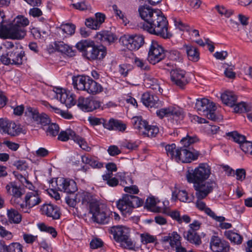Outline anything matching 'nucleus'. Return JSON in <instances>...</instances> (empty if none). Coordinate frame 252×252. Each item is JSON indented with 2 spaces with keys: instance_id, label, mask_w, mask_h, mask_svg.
I'll use <instances>...</instances> for the list:
<instances>
[{
  "instance_id": "f257e3e1",
  "label": "nucleus",
  "mask_w": 252,
  "mask_h": 252,
  "mask_svg": "<svg viewBox=\"0 0 252 252\" xmlns=\"http://www.w3.org/2000/svg\"><path fill=\"white\" fill-rule=\"evenodd\" d=\"M138 12L145 21L142 26L144 30L165 39L170 38L172 36L168 31V21L160 10L143 5L139 7Z\"/></svg>"
},
{
  "instance_id": "f03ea898",
  "label": "nucleus",
  "mask_w": 252,
  "mask_h": 252,
  "mask_svg": "<svg viewBox=\"0 0 252 252\" xmlns=\"http://www.w3.org/2000/svg\"><path fill=\"white\" fill-rule=\"evenodd\" d=\"M29 24L28 19L23 16H17L12 23L4 26L0 23V37L4 39L21 40L26 35L25 27Z\"/></svg>"
},
{
  "instance_id": "7ed1b4c3",
  "label": "nucleus",
  "mask_w": 252,
  "mask_h": 252,
  "mask_svg": "<svg viewBox=\"0 0 252 252\" xmlns=\"http://www.w3.org/2000/svg\"><path fill=\"white\" fill-rule=\"evenodd\" d=\"M144 203L139 197L130 194H125L117 201V207L123 215H129L134 208L141 206Z\"/></svg>"
},
{
  "instance_id": "20e7f679",
  "label": "nucleus",
  "mask_w": 252,
  "mask_h": 252,
  "mask_svg": "<svg viewBox=\"0 0 252 252\" xmlns=\"http://www.w3.org/2000/svg\"><path fill=\"white\" fill-rule=\"evenodd\" d=\"M211 170L209 166L205 163L200 164L194 169L189 168L186 177L188 182L194 184L205 181L210 176Z\"/></svg>"
},
{
  "instance_id": "39448f33",
  "label": "nucleus",
  "mask_w": 252,
  "mask_h": 252,
  "mask_svg": "<svg viewBox=\"0 0 252 252\" xmlns=\"http://www.w3.org/2000/svg\"><path fill=\"white\" fill-rule=\"evenodd\" d=\"M195 109L199 114L206 116L209 119L217 121L219 119L214 112L216 106L213 102L207 98L197 99Z\"/></svg>"
},
{
  "instance_id": "423d86ee",
  "label": "nucleus",
  "mask_w": 252,
  "mask_h": 252,
  "mask_svg": "<svg viewBox=\"0 0 252 252\" xmlns=\"http://www.w3.org/2000/svg\"><path fill=\"white\" fill-rule=\"evenodd\" d=\"M25 203L17 202V208L24 213H29L30 209L41 202V198L39 190H31L26 192Z\"/></svg>"
},
{
  "instance_id": "0eeeda50",
  "label": "nucleus",
  "mask_w": 252,
  "mask_h": 252,
  "mask_svg": "<svg viewBox=\"0 0 252 252\" xmlns=\"http://www.w3.org/2000/svg\"><path fill=\"white\" fill-rule=\"evenodd\" d=\"M119 41L122 46L133 51L138 50L144 44V38L141 35L125 34L120 37Z\"/></svg>"
},
{
  "instance_id": "6e6552de",
  "label": "nucleus",
  "mask_w": 252,
  "mask_h": 252,
  "mask_svg": "<svg viewBox=\"0 0 252 252\" xmlns=\"http://www.w3.org/2000/svg\"><path fill=\"white\" fill-rule=\"evenodd\" d=\"M217 187V184L216 181L211 180L207 182L203 181L196 183L193 185V188L196 191L195 195L197 199L205 198Z\"/></svg>"
},
{
  "instance_id": "1a4fd4ad",
  "label": "nucleus",
  "mask_w": 252,
  "mask_h": 252,
  "mask_svg": "<svg viewBox=\"0 0 252 252\" xmlns=\"http://www.w3.org/2000/svg\"><path fill=\"white\" fill-rule=\"evenodd\" d=\"M163 48L157 41L153 40L149 47L148 56L149 62L153 64L159 62L165 57Z\"/></svg>"
},
{
  "instance_id": "9d476101",
  "label": "nucleus",
  "mask_w": 252,
  "mask_h": 252,
  "mask_svg": "<svg viewBox=\"0 0 252 252\" xmlns=\"http://www.w3.org/2000/svg\"><path fill=\"white\" fill-rule=\"evenodd\" d=\"M76 48L82 53L83 57L90 61L95 60L94 42L90 39L82 40L75 45Z\"/></svg>"
},
{
  "instance_id": "9b49d317",
  "label": "nucleus",
  "mask_w": 252,
  "mask_h": 252,
  "mask_svg": "<svg viewBox=\"0 0 252 252\" xmlns=\"http://www.w3.org/2000/svg\"><path fill=\"white\" fill-rule=\"evenodd\" d=\"M69 139L73 140L83 150L87 152L91 151V147L88 145L85 139L78 135H76L75 132L71 129H67L64 131H62L59 134L58 139L61 141H66Z\"/></svg>"
},
{
  "instance_id": "f8f14e48",
  "label": "nucleus",
  "mask_w": 252,
  "mask_h": 252,
  "mask_svg": "<svg viewBox=\"0 0 252 252\" xmlns=\"http://www.w3.org/2000/svg\"><path fill=\"white\" fill-rule=\"evenodd\" d=\"M25 52L22 47L14 45L13 48L9 51L8 56L7 59L4 61V64H22Z\"/></svg>"
},
{
  "instance_id": "ddd939ff",
  "label": "nucleus",
  "mask_w": 252,
  "mask_h": 252,
  "mask_svg": "<svg viewBox=\"0 0 252 252\" xmlns=\"http://www.w3.org/2000/svg\"><path fill=\"white\" fill-rule=\"evenodd\" d=\"M90 212L92 214V219L94 221L100 223H107L109 218L106 213L100 209L98 203H92L90 206Z\"/></svg>"
},
{
  "instance_id": "4468645a",
  "label": "nucleus",
  "mask_w": 252,
  "mask_h": 252,
  "mask_svg": "<svg viewBox=\"0 0 252 252\" xmlns=\"http://www.w3.org/2000/svg\"><path fill=\"white\" fill-rule=\"evenodd\" d=\"M77 106L82 110L89 112L99 108L100 102L91 97L80 96L78 99Z\"/></svg>"
},
{
  "instance_id": "2eb2a0df",
  "label": "nucleus",
  "mask_w": 252,
  "mask_h": 252,
  "mask_svg": "<svg viewBox=\"0 0 252 252\" xmlns=\"http://www.w3.org/2000/svg\"><path fill=\"white\" fill-rule=\"evenodd\" d=\"M54 91L56 94V98L67 107H70L75 104L73 95L70 92L59 88H56Z\"/></svg>"
},
{
  "instance_id": "dca6fc26",
  "label": "nucleus",
  "mask_w": 252,
  "mask_h": 252,
  "mask_svg": "<svg viewBox=\"0 0 252 252\" xmlns=\"http://www.w3.org/2000/svg\"><path fill=\"white\" fill-rule=\"evenodd\" d=\"M56 185L58 189L68 194H72L77 190L76 183L72 180L58 178L56 180Z\"/></svg>"
},
{
  "instance_id": "f3484780",
  "label": "nucleus",
  "mask_w": 252,
  "mask_h": 252,
  "mask_svg": "<svg viewBox=\"0 0 252 252\" xmlns=\"http://www.w3.org/2000/svg\"><path fill=\"white\" fill-rule=\"evenodd\" d=\"M186 72L180 69H173L170 72L171 79L173 83L180 88H183L188 82L185 77Z\"/></svg>"
},
{
  "instance_id": "a211bd4d",
  "label": "nucleus",
  "mask_w": 252,
  "mask_h": 252,
  "mask_svg": "<svg viewBox=\"0 0 252 252\" xmlns=\"http://www.w3.org/2000/svg\"><path fill=\"white\" fill-rule=\"evenodd\" d=\"M210 247L214 252H229L230 247L228 244L222 241L218 236H213L212 237Z\"/></svg>"
},
{
  "instance_id": "6ab92c4d",
  "label": "nucleus",
  "mask_w": 252,
  "mask_h": 252,
  "mask_svg": "<svg viewBox=\"0 0 252 252\" xmlns=\"http://www.w3.org/2000/svg\"><path fill=\"white\" fill-rule=\"evenodd\" d=\"M42 214L45 215L53 220H58L60 218V209L57 206L51 204L42 205L40 208Z\"/></svg>"
},
{
  "instance_id": "aec40b11",
  "label": "nucleus",
  "mask_w": 252,
  "mask_h": 252,
  "mask_svg": "<svg viewBox=\"0 0 252 252\" xmlns=\"http://www.w3.org/2000/svg\"><path fill=\"white\" fill-rule=\"evenodd\" d=\"M203 199H197L196 202V206L201 211H204V212L209 216L217 221H221L224 219L222 216H217L215 213L209 208L206 206V204L202 201Z\"/></svg>"
},
{
  "instance_id": "412c9836",
  "label": "nucleus",
  "mask_w": 252,
  "mask_h": 252,
  "mask_svg": "<svg viewBox=\"0 0 252 252\" xmlns=\"http://www.w3.org/2000/svg\"><path fill=\"white\" fill-rule=\"evenodd\" d=\"M115 240L120 242L129 235V230L123 226H116L113 227L112 230Z\"/></svg>"
},
{
  "instance_id": "4be33fe9",
  "label": "nucleus",
  "mask_w": 252,
  "mask_h": 252,
  "mask_svg": "<svg viewBox=\"0 0 252 252\" xmlns=\"http://www.w3.org/2000/svg\"><path fill=\"white\" fill-rule=\"evenodd\" d=\"M95 37L100 41L108 44L115 42L117 39V36L109 31H102L97 32Z\"/></svg>"
},
{
  "instance_id": "5701e85b",
  "label": "nucleus",
  "mask_w": 252,
  "mask_h": 252,
  "mask_svg": "<svg viewBox=\"0 0 252 252\" xmlns=\"http://www.w3.org/2000/svg\"><path fill=\"white\" fill-rule=\"evenodd\" d=\"M6 189L7 193L13 196L12 201L17 207V203L20 202L19 199L22 195L20 189L13 183H10L6 186Z\"/></svg>"
},
{
  "instance_id": "b1692460",
  "label": "nucleus",
  "mask_w": 252,
  "mask_h": 252,
  "mask_svg": "<svg viewBox=\"0 0 252 252\" xmlns=\"http://www.w3.org/2000/svg\"><path fill=\"white\" fill-rule=\"evenodd\" d=\"M161 240L164 243L169 242L170 246L173 248L181 244V237L177 232H173L168 236L163 237Z\"/></svg>"
},
{
  "instance_id": "393cba45",
  "label": "nucleus",
  "mask_w": 252,
  "mask_h": 252,
  "mask_svg": "<svg viewBox=\"0 0 252 252\" xmlns=\"http://www.w3.org/2000/svg\"><path fill=\"white\" fill-rule=\"evenodd\" d=\"M102 90L103 88L100 84L88 77L85 91H87L89 94L94 95L100 93Z\"/></svg>"
},
{
  "instance_id": "a878e982",
  "label": "nucleus",
  "mask_w": 252,
  "mask_h": 252,
  "mask_svg": "<svg viewBox=\"0 0 252 252\" xmlns=\"http://www.w3.org/2000/svg\"><path fill=\"white\" fill-rule=\"evenodd\" d=\"M22 130V128L19 125H16L12 121H8L3 132L11 136H16L21 133Z\"/></svg>"
},
{
  "instance_id": "bb28decb",
  "label": "nucleus",
  "mask_w": 252,
  "mask_h": 252,
  "mask_svg": "<svg viewBox=\"0 0 252 252\" xmlns=\"http://www.w3.org/2000/svg\"><path fill=\"white\" fill-rule=\"evenodd\" d=\"M144 84L147 88H151L156 92H158L159 93H162V90L160 88L158 80L150 75H145Z\"/></svg>"
},
{
  "instance_id": "cd10ccee",
  "label": "nucleus",
  "mask_w": 252,
  "mask_h": 252,
  "mask_svg": "<svg viewBox=\"0 0 252 252\" xmlns=\"http://www.w3.org/2000/svg\"><path fill=\"white\" fill-rule=\"evenodd\" d=\"M133 121L134 128L138 130L139 134L141 135L145 134L149 126L147 122L141 117H134L133 118Z\"/></svg>"
},
{
  "instance_id": "c85d7f7f",
  "label": "nucleus",
  "mask_w": 252,
  "mask_h": 252,
  "mask_svg": "<svg viewBox=\"0 0 252 252\" xmlns=\"http://www.w3.org/2000/svg\"><path fill=\"white\" fill-rule=\"evenodd\" d=\"M184 238L190 243L199 246L201 243V240L198 233L192 230H189L184 233Z\"/></svg>"
},
{
  "instance_id": "c756f323",
  "label": "nucleus",
  "mask_w": 252,
  "mask_h": 252,
  "mask_svg": "<svg viewBox=\"0 0 252 252\" xmlns=\"http://www.w3.org/2000/svg\"><path fill=\"white\" fill-rule=\"evenodd\" d=\"M222 102L230 107H233L237 101L236 95L232 92L226 91L221 95Z\"/></svg>"
},
{
  "instance_id": "7c9ffc66",
  "label": "nucleus",
  "mask_w": 252,
  "mask_h": 252,
  "mask_svg": "<svg viewBox=\"0 0 252 252\" xmlns=\"http://www.w3.org/2000/svg\"><path fill=\"white\" fill-rule=\"evenodd\" d=\"M54 45L55 49L59 52L63 53L70 57L75 56V52L68 45L64 43L63 42H55Z\"/></svg>"
},
{
  "instance_id": "2f4dec72",
  "label": "nucleus",
  "mask_w": 252,
  "mask_h": 252,
  "mask_svg": "<svg viewBox=\"0 0 252 252\" xmlns=\"http://www.w3.org/2000/svg\"><path fill=\"white\" fill-rule=\"evenodd\" d=\"M188 59L192 62H197L199 60V53L197 48L190 45H185Z\"/></svg>"
},
{
  "instance_id": "473e14b6",
  "label": "nucleus",
  "mask_w": 252,
  "mask_h": 252,
  "mask_svg": "<svg viewBox=\"0 0 252 252\" xmlns=\"http://www.w3.org/2000/svg\"><path fill=\"white\" fill-rule=\"evenodd\" d=\"M88 77L77 76L72 78L73 85L75 88L78 90L85 91Z\"/></svg>"
},
{
  "instance_id": "72a5a7b5",
  "label": "nucleus",
  "mask_w": 252,
  "mask_h": 252,
  "mask_svg": "<svg viewBox=\"0 0 252 252\" xmlns=\"http://www.w3.org/2000/svg\"><path fill=\"white\" fill-rule=\"evenodd\" d=\"M13 47V43L10 41H6L0 45V59L3 63L4 61L7 58L9 51Z\"/></svg>"
},
{
  "instance_id": "f704fd0d",
  "label": "nucleus",
  "mask_w": 252,
  "mask_h": 252,
  "mask_svg": "<svg viewBox=\"0 0 252 252\" xmlns=\"http://www.w3.org/2000/svg\"><path fill=\"white\" fill-rule=\"evenodd\" d=\"M141 100L146 106L152 107L157 103L158 98L156 96L150 94L149 92H146L143 94Z\"/></svg>"
},
{
  "instance_id": "c9c22d12",
  "label": "nucleus",
  "mask_w": 252,
  "mask_h": 252,
  "mask_svg": "<svg viewBox=\"0 0 252 252\" xmlns=\"http://www.w3.org/2000/svg\"><path fill=\"white\" fill-rule=\"evenodd\" d=\"M224 235L231 243L239 245L242 242L243 237L239 234L232 230L225 231L224 233Z\"/></svg>"
},
{
  "instance_id": "e433bc0d",
  "label": "nucleus",
  "mask_w": 252,
  "mask_h": 252,
  "mask_svg": "<svg viewBox=\"0 0 252 252\" xmlns=\"http://www.w3.org/2000/svg\"><path fill=\"white\" fill-rule=\"evenodd\" d=\"M77 198L83 204L89 205L90 209L92 203H97L93 200L91 195L88 192H78L77 193Z\"/></svg>"
},
{
  "instance_id": "4c0bfd02",
  "label": "nucleus",
  "mask_w": 252,
  "mask_h": 252,
  "mask_svg": "<svg viewBox=\"0 0 252 252\" xmlns=\"http://www.w3.org/2000/svg\"><path fill=\"white\" fill-rule=\"evenodd\" d=\"M178 199L180 201L184 202H190V199L188 196L187 192L185 190H179L177 193L176 191L172 192V200L176 201Z\"/></svg>"
},
{
  "instance_id": "58836bf2",
  "label": "nucleus",
  "mask_w": 252,
  "mask_h": 252,
  "mask_svg": "<svg viewBox=\"0 0 252 252\" xmlns=\"http://www.w3.org/2000/svg\"><path fill=\"white\" fill-rule=\"evenodd\" d=\"M7 216L10 222L19 223L22 220L21 215L18 211L11 209L7 211Z\"/></svg>"
},
{
  "instance_id": "ea45409f",
  "label": "nucleus",
  "mask_w": 252,
  "mask_h": 252,
  "mask_svg": "<svg viewBox=\"0 0 252 252\" xmlns=\"http://www.w3.org/2000/svg\"><path fill=\"white\" fill-rule=\"evenodd\" d=\"M112 173L108 172L102 176L103 180L107 181V184L110 187H116L118 185L119 181L115 177H112Z\"/></svg>"
},
{
  "instance_id": "a19ab883",
  "label": "nucleus",
  "mask_w": 252,
  "mask_h": 252,
  "mask_svg": "<svg viewBox=\"0 0 252 252\" xmlns=\"http://www.w3.org/2000/svg\"><path fill=\"white\" fill-rule=\"evenodd\" d=\"M199 152L193 149H191L190 148L188 149L186 158H184L185 163L190 162L192 160H195L199 156Z\"/></svg>"
},
{
  "instance_id": "79ce46f5",
  "label": "nucleus",
  "mask_w": 252,
  "mask_h": 252,
  "mask_svg": "<svg viewBox=\"0 0 252 252\" xmlns=\"http://www.w3.org/2000/svg\"><path fill=\"white\" fill-rule=\"evenodd\" d=\"M94 53L96 60H102L106 55V48L103 46H97L95 44Z\"/></svg>"
},
{
  "instance_id": "37998d69",
  "label": "nucleus",
  "mask_w": 252,
  "mask_h": 252,
  "mask_svg": "<svg viewBox=\"0 0 252 252\" xmlns=\"http://www.w3.org/2000/svg\"><path fill=\"white\" fill-rule=\"evenodd\" d=\"M59 30L63 33H66L67 35H71L75 32V26L72 24H62L59 28Z\"/></svg>"
},
{
  "instance_id": "c03bdc74",
  "label": "nucleus",
  "mask_w": 252,
  "mask_h": 252,
  "mask_svg": "<svg viewBox=\"0 0 252 252\" xmlns=\"http://www.w3.org/2000/svg\"><path fill=\"white\" fill-rule=\"evenodd\" d=\"M233 107H234V111L235 113L248 112L251 109V107L249 106L246 103L243 102L238 104L235 103Z\"/></svg>"
},
{
  "instance_id": "a18cd8bd",
  "label": "nucleus",
  "mask_w": 252,
  "mask_h": 252,
  "mask_svg": "<svg viewBox=\"0 0 252 252\" xmlns=\"http://www.w3.org/2000/svg\"><path fill=\"white\" fill-rule=\"evenodd\" d=\"M165 150L168 156H170L171 158L175 160L176 155L178 154L179 149H176L175 144L168 145L165 147Z\"/></svg>"
},
{
  "instance_id": "49530a36",
  "label": "nucleus",
  "mask_w": 252,
  "mask_h": 252,
  "mask_svg": "<svg viewBox=\"0 0 252 252\" xmlns=\"http://www.w3.org/2000/svg\"><path fill=\"white\" fill-rule=\"evenodd\" d=\"M60 128L58 125L51 124L49 125L46 132L47 135L54 137L59 134Z\"/></svg>"
},
{
  "instance_id": "de8ad7c7",
  "label": "nucleus",
  "mask_w": 252,
  "mask_h": 252,
  "mask_svg": "<svg viewBox=\"0 0 252 252\" xmlns=\"http://www.w3.org/2000/svg\"><path fill=\"white\" fill-rule=\"evenodd\" d=\"M223 67L225 68L224 73L225 76L229 79H234L236 77V73L233 71L234 66L229 65L227 63H223Z\"/></svg>"
},
{
  "instance_id": "09e8293b",
  "label": "nucleus",
  "mask_w": 252,
  "mask_h": 252,
  "mask_svg": "<svg viewBox=\"0 0 252 252\" xmlns=\"http://www.w3.org/2000/svg\"><path fill=\"white\" fill-rule=\"evenodd\" d=\"M168 58L170 60L180 62L183 60V57L180 53L177 50L170 51L168 53Z\"/></svg>"
},
{
  "instance_id": "8fccbe9b",
  "label": "nucleus",
  "mask_w": 252,
  "mask_h": 252,
  "mask_svg": "<svg viewBox=\"0 0 252 252\" xmlns=\"http://www.w3.org/2000/svg\"><path fill=\"white\" fill-rule=\"evenodd\" d=\"M85 25L87 27L95 30L98 29L101 26L94 18L87 19L86 20Z\"/></svg>"
},
{
  "instance_id": "3c124183",
  "label": "nucleus",
  "mask_w": 252,
  "mask_h": 252,
  "mask_svg": "<svg viewBox=\"0 0 252 252\" xmlns=\"http://www.w3.org/2000/svg\"><path fill=\"white\" fill-rule=\"evenodd\" d=\"M229 134L231 136L233 140L239 145L240 147L241 145L246 140L245 136L238 133L237 131L232 132Z\"/></svg>"
},
{
  "instance_id": "603ef678",
  "label": "nucleus",
  "mask_w": 252,
  "mask_h": 252,
  "mask_svg": "<svg viewBox=\"0 0 252 252\" xmlns=\"http://www.w3.org/2000/svg\"><path fill=\"white\" fill-rule=\"evenodd\" d=\"M196 141V138L187 136V137L183 138L181 140V143L183 146L182 148L189 149V148H190L189 146H190V145L195 143Z\"/></svg>"
},
{
  "instance_id": "864d4df0",
  "label": "nucleus",
  "mask_w": 252,
  "mask_h": 252,
  "mask_svg": "<svg viewBox=\"0 0 252 252\" xmlns=\"http://www.w3.org/2000/svg\"><path fill=\"white\" fill-rule=\"evenodd\" d=\"M25 113L27 116L32 118L35 121L39 114L36 109L30 106L27 107Z\"/></svg>"
},
{
  "instance_id": "5fc2aeb1",
  "label": "nucleus",
  "mask_w": 252,
  "mask_h": 252,
  "mask_svg": "<svg viewBox=\"0 0 252 252\" xmlns=\"http://www.w3.org/2000/svg\"><path fill=\"white\" fill-rule=\"evenodd\" d=\"M38 226L41 231H45L51 234L53 237L57 236V232L53 227L48 226L44 223H39L38 224Z\"/></svg>"
},
{
  "instance_id": "6e6d98bb",
  "label": "nucleus",
  "mask_w": 252,
  "mask_h": 252,
  "mask_svg": "<svg viewBox=\"0 0 252 252\" xmlns=\"http://www.w3.org/2000/svg\"><path fill=\"white\" fill-rule=\"evenodd\" d=\"M121 246L126 249H133L135 247V244L129 238V235L126 237L125 239L120 242Z\"/></svg>"
},
{
  "instance_id": "4d7b16f0",
  "label": "nucleus",
  "mask_w": 252,
  "mask_h": 252,
  "mask_svg": "<svg viewBox=\"0 0 252 252\" xmlns=\"http://www.w3.org/2000/svg\"><path fill=\"white\" fill-rule=\"evenodd\" d=\"M218 12L221 15H224L226 18H229L233 13V11L230 9H227L223 6L217 5L215 7Z\"/></svg>"
},
{
  "instance_id": "13d9d810",
  "label": "nucleus",
  "mask_w": 252,
  "mask_h": 252,
  "mask_svg": "<svg viewBox=\"0 0 252 252\" xmlns=\"http://www.w3.org/2000/svg\"><path fill=\"white\" fill-rule=\"evenodd\" d=\"M240 148L246 154L252 155V142L246 140L241 145Z\"/></svg>"
},
{
  "instance_id": "bf43d9fd",
  "label": "nucleus",
  "mask_w": 252,
  "mask_h": 252,
  "mask_svg": "<svg viewBox=\"0 0 252 252\" xmlns=\"http://www.w3.org/2000/svg\"><path fill=\"white\" fill-rule=\"evenodd\" d=\"M188 149L180 148L178 151V154L176 155L175 160L177 162L180 161L182 162L185 163L184 158H186V154H187Z\"/></svg>"
},
{
  "instance_id": "052dcab7",
  "label": "nucleus",
  "mask_w": 252,
  "mask_h": 252,
  "mask_svg": "<svg viewBox=\"0 0 252 252\" xmlns=\"http://www.w3.org/2000/svg\"><path fill=\"white\" fill-rule=\"evenodd\" d=\"M159 130L158 128L154 126H149L147 130L146 131V133L144 134L143 135L148 136V137H155L156 135L158 133Z\"/></svg>"
},
{
  "instance_id": "680f3d73",
  "label": "nucleus",
  "mask_w": 252,
  "mask_h": 252,
  "mask_svg": "<svg viewBox=\"0 0 252 252\" xmlns=\"http://www.w3.org/2000/svg\"><path fill=\"white\" fill-rule=\"evenodd\" d=\"M170 109H171L170 113V116H172L174 118H183V112L181 109L172 106H170Z\"/></svg>"
},
{
  "instance_id": "e2e57ef3",
  "label": "nucleus",
  "mask_w": 252,
  "mask_h": 252,
  "mask_svg": "<svg viewBox=\"0 0 252 252\" xmlns=\"http://www.w3.org/2000/svg\"><path fill=\"white\" fill-rule=\"evenodd\" d=\"M0 236L6 240H11L13 238L12 233L7 230L3 226L0 225Z\"/></svg>"
},
{
  "instance_id": "0e129e2a",
  "label": "nucleus",
  "mask_w": 252,
  "mask_h": 252,
  "mask_svg": "<svg viewBox=\"0 0 252 252\" xmlns=\"http://www.w3.org/2000/svg\"><path fill=\"white\" fill-rule=\"evenodd\" d=\"M171 110L170 107L160 109L157 111V115L160 118L164 117H169L170 116Z\"/></svg>"
},
{
  "instance_id": "69168bd1",
  "label": "nucleus",
  "mask_w": 252,
  "mask_h": 252,
  "mask_svg": "<svg viewBox=\"0 0 252 252\" xmlns=\"http://www.w3.org/2000/svg\"><path fill=\"white\" fill-rule=\"evenodd\" d=\"M35 121L42 125L48 124L50 122L48 116L45 114H39Z\"/></svg>"
},
{
  "instance_id": "338daca9",
  "label": "nucleus",
  "mask_w": 252,
  "mask_h": 252,
  "mask_svg": "<svg viewBox=\"0 0 252 252\" xmlns=\"http://www.w3.org/2000/svg\"><path fill=\"white\" fill-rule=\"evenodd\" d=\"M141 242L143 244L153 243L155 241V237L148 233L142 234L141 235Z\"/></svg>"
},
{
  "instance_id": "774afa93",
  "label": "nucleus",
  "mask_w": 252,
  "mask_h": 252,
  "mask_svg": "<svg viewBox=\"0 0 252 252\" xmlns=\"http://www.w3.org/2000/svg\"><path fill=\"white\" fill-rule=\"evenodd\" d=\"M134 62H135V65L137 67H140V68H141L142 69L148 70L149 68L146 62L141 59L136 58L135 59Z\"/></svg>"
}]
</instances>
